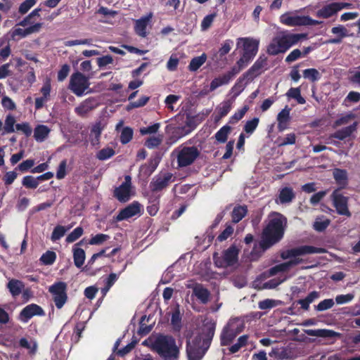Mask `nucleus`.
Instances as JSON below:
<instances>
[{"mask_svg":"<svg viewBox=\"0 0 360 360\" xmlns=\"http://www.w3.org/2000/svg\"><path fill=\"white\" fill-rule=\"evenodd\" d=\"M110 236L104 233H98L94 236H92L89 241L90 245H101L108 239Z\"/></svg>","mask_w":360,"mask_h":360,"instance_id":"obj_55","label":"nucleus"},{"mask_svg":"<svg viewBox=\"0 0 360 360\" xmlns=\"http://www.w3.org/2000/svg\"><path fill=\"white\" fill-rule=\"evenodd\" d=\"M281 304V301L273 300V299H265L258 302V307L264 310V312L269 311L270 309L277 307Z\"/></svg>","mask_w":360,"mask_h":360,"instance_id":"obj_37","label":"nucleus"},{"mask_svg":"<svg viewBox=\"0 0 360 360\" xmlns=\"http://www.w3.org/2000/svg\"><path fill=\"white\" fill-rule=\"evenodd\" d=\"M7 288H8L11 294L13 297H16L22 292V289L25 288V285L21 281L11 279L8 283Z\"/></svg>","mask_w":360,"mask_h":360,"instance_id":"obj_32","label":"nucleus"},{"mask_svg":"<svg viewBox=\"0 0 360 360\" xmlns=\"http://www.w3.org/2000/svg\"><path fill=\"white\" fill-rule=\"evenodd\" d=\"M240 40L243 41L242 56L252 61L258 52L259 40L250 37L240 38Z\"/></svg>","mask_w":360,"mask_h":360,"instance_id":"obj_15","label":"nucleus"},{"mask_svg":"<svg viewBox=\"0 0 360 360\" xmlns=\"http://www.w3.org/2000/svg\"><path fill=\"white\" fill-rule=\"evenodd\" d=\"M56 259V254L53 251L48 250L40 257V262L44 265H51Z\"/></svg>","mask_w":360,"mask_h":360,"instance_id":"obj_44","label":"nucleus"},{"mask_svg":"<svg viewBox=\"0 0 360 360\" xmlns=\"http://www.w3.org/2000/svg\"><path fill=\"white\" fill-rule=\"evenodd\" d=\"M35 164L34 160L33 159H27L26 160L22 161L15 168V170H18L22 173L30 172V170L33 168Z\"/></svg>","mask_w":360,"mask_h":360,"instance_id":"obj_47","label":"nucleus"},{"mask_svg":"<svg viewBox=\"0 0 360 360\" xmlns=\"http://www.w3.org/2000/svg\"><path fill=\"white\" fill-rule=\"evenodd\" d=\"M17 170L6 172L2 177V180L6 186L11 185L18 177Z\"/></svg>","mask_w":360,"mask_h":360,"instance_id":"obj_57","label":"nucleus"},{"mask_svg":"<svg viewBox=\"0 0 360 360\" xmlns=\"http://www.w3.org/2000/svg\"><path fill=\"white\" fill-rule=\"evenodd\" d=\"M42 25L41 22H36L34 25H30L25 29L15 28L11 32V37L13 39H15L17 36L24 38L32 33L39 32Z\"/></svg>","mask_w":360,"mask_h":360,"instance_id":"obj_20","label":"nucleus"},{"mask_svg":"<svg viewBox=\"0 0 360 360\" xmlns=\"http://www.w3.org/2000/svg\"><path fill=\"white\" fill-rule=\"evenodd\" d=\"M217 323L212 319L205 320L201 332L191 340H186V352L188 360H201L210 348L215 333Z\"/></svg>","mask_w":360,"mask_h":360,"instance_id":"obj_1","label":"nucleus"},{"mask_svg":"<svg viewBox=\"0 0 360 360\" xmlns=\"http://www.w3.org/2000/svg\"><path fill=\"white\" fill-rule=\"evenodd\" d=\"M352 4L350 3L332 2L318 10L316 13V15L318 18L327 19L337 14L340 11L344 8H350Z\"/></svg>","mask_w":360,"mask_h":360,"instance_id":"obj_12","label":"nucleus"},{"mask_svg":"<svg viewBox=\"0 0 360 360\" xmlns=\"http://www.w3.org/2000/svg\"><path fill=\"white\" fill-rule=\"evenodd\" d=\"M331 32L334 34H338V36L335 38L328 39L326 41L328 44H340L342 42V39L347 36V30L342 25H339L333 27L331 30Z\"/></svg>","mask_w":360,"mask_h":360,"instance_id":"obj_28","label":"nucleus"},{"mask_svg":"<svg viewBox=\"0 0 360 360\" xmlns=\"http://www.w3.org/2000/svg\"><path fill=\"white\" fill-rule=\"evenodd\" d=\"M101 131H102V128L101 127L100 123H96V124H94L92 127V128L91 129V135H94V136H95L94 138L91 139V144L92 145L94 146V145L98 143L100 136L101 134Z\"/></svg>","mask_w":360,"mask_h":360,"instance_id":"obj_54","label":"nucleus"},{"mask_svg":"<svg viewBox=\"0 0 360 360\" xmlns=\"http://www.w3.org/2000/svg\"><path fill=\"white\" fill-rule=\"evenodd\" d=\"M84 233V230L82 227L78 226L75 228L66 237L67 243H73L76 241L79 238H80Z\"/></svg>","mask_w":360,"mask_h":360,"instance_id":"obj_52","label":"nucleus"},{"mask_svg":"<svg viewBox=\"0 0 360 360\" xmlns=\"http://www.w3.org/2000/svg\"><path fill=\"white\" fill-rule=\"evenodd\" d=\"M146 320L148 321L149 320V317L147 318L146 315H143L140 320L139 322V333L140 335H147L153 329V326H146L145 323Z\"/></svg>","mask_w":360,"mask_h":360,"instance_id":"obj_51","label":"nucleus"},{"mask_svg":"<svg viewBox=\"0 0 360 360\" xmlns=\"http://www.w3.org/2000/svg\"><path fill=\"white\" fill-rule=\"evenodd\" d=\"M287 223V218L281 213L277 212L269 213L259 243L263 252L283 239Z\"/></svg>","mask_w":360,"mask_h":360,"instance_id":"obj_2","label":"nucleus"},{"mask_svg":"<svg viewBox=\"0 0 360 360\" xmlns=\"http://www.w3.org/2000/svg\"><path fill=\"white\" fill-rule=\"evenodd\" d=\"M231 109V105L229 102H224L221 107L218 110V115L215 117V121L217 122L222 117L226 116Z\"/></svg>","mask_w":360,"mask_h":360,"instance_id":"obj_56","label":"nucleus"},{"mask_svg":"<svg viewBox=\"0 0 360 360\" xmlns=\"http://www.w3.org/2000/svg\"><path fill=\"white\" fill-rule=\"evenodd\" d=\"M356 129L357 122H354L352 124L336 131L332 135V137L342 141L346 138L350 136L354 131H356Z\"/></svg>","mask_w":360,"mask_h":360,"instance_id":"obj_24","label":"nucleus"},{"mask_svg":"<svg viewBox=\"0 0 360 360\" xmlns=\"http://www.w3.org/2000/svg\"><path fill=\"white\" fill-rule=\"evenodd\" d=\"M175 178L170 172H165L155 175L149 184V188L153 193H157L166 189Z\"/></svg>","mask_w":360,"mask_h":360,"instance_id":"obj_9","label":"nucleus"},{"mask_svg":"<svg viewBox=\"0 0 360 360\" xmlns=\"http://www.w3.org/2000/svg\"><path fill=\"white\" fill-rule=\"evenodd\" d=\"M82 240L75 244L72 248L74 264L77 268H80L85 261V252L77 246L82 243Z\"/></svg>","mask_w":360,"mask_h":360,"instance_id":"obj_25","label":"nucleus"},{"mask_svg":"<svg viewBox=\"0 0 360 360\" xmlns=\"http://www.w3.org/2000/svg\"><path fill=\"white\" fill-rule=\"evenodd\" d=\"M307 33L281 32L272 39L270 44L267 46L266 52L271 56L284 53L290 47L298 44L300 40L307 39Z\"/></svg>","mask_w":360,"mask_h":360,"instance_id":"obj_3","label":"nucleus"},{"mask_svg":"<svg viewBox=\"0 0 360 360\" xmlns=\"http://www.w3.org/2000/svg\"><path fill=\"white\" fill-rule=\"evenodd\" d=\"M66 229L64 226L58 225L54 229L51 233V240L56 241L60 239L65 233Z\"/></svg>","mask_w":360,"mask_h":360,"instance_id":"obj_61","label":"nucleus"},{"mask_svg":"<svg viewBox=\"0 0 360 360\" xmlns=\"http://www.w3.org/2000/svg\"><path fill=\"white\" fill-rule=\"evenodd\" d=\"M245 79H247V78H243V75L242 77H240L237 80V82L233 86L232 90L233 91L235 97H237L238 96H239L240 94V93L244 90L245 84H243V82Z\"/></svg>","mask_w":360,"mask_h":360,"instance_id":"obj_63","label":"nucleus"},{"mask_svg":"<svg viewBox=\"0 0 360 360\" xmlns=\"http://www.w3.org/2000/svg\"><path fill=\"white\" fill-rule=\"evenodd\" d=\"M115 154V152L113 148L107 147L100 150L96 154V158L99 160H105L112 157Z\"/></svg>","mask_w":360,"mask_h":360,"instance_id":"obj_49","label":"nucleus"},{"mask_svg":"<svg viewBox=\"0 0 360 360\" xmlns=\"http://www.w3.org/2000/svg\"><path fill=\"white\" fill-rule=\"evenodd\" d=\"M66 290L67 285L62 281L56 282L49 288V292L52 294L53 300L58 309H61L67 302Z\"/></svg>","mask_w":360,"mask_h":360,"instance_id":"obj_10","label":"nucleus"},{"mask_svg":"<svg viewBox=\"0 0 360 360\" xmlns=\"http://www.w3.org/2000/svg\"><path fill=\"white\" fill-rule=\"evenodd\" d=\"M131 177L130 176H126L124 181L114 191L115 197L122 202H127L130 198V190H131Z\"/></svg>","mask_w":360,"mask_h":360,"instance_id":"obj_17","label":"nucleus"},{"mask_svg":"<svg viewBox=\"0 0 360 360\" xmlns=\"http://www.w3.org/2000/svg\"><path fill=\"white\" fill-rule=\"evenodd\" d=\"M200 150L195 146H184L177 154V164L179 167H185L192 165L199 157Z\"/></svg>","mask_w":360,"mask_h":360,"instance_id":"obj_7","label":"nucleus"},{"mask_svg":"<svg viewBox=\"0 0 360 360\" xmlns=\"http://www.w3.org/2000/svg\"><path fill=\"white\" fill-rule=\"evenodd\" d=\"M248 335H243L238 338L237 340L236 343L231 345L229 348V353L230 354H235L238 352L242 347H245L248 345Z\"/></svg>","mask_w":360,"mask_h":360,"instance_id":"obj_36","label":"nucleus"},{"mask_svg":"<svg viewBox=\"0 0 360 360\" xmlns=\"http://www.w3.org/2000/svg\"><path fill=\"white\" fill-rule=\"evenodd\" d=\"M233 228L231 225H227L225 229L217 236V241L222 242L229 238L233 233Z\"/></svg>","mask_w":360,"mask_h":360,"instance_id":"obj_64","label":"nucleus"},{"mask_svg":"<svg viewBox=\"0 0 360 360\" xmlns=\"http://www.w3.org/2000/svg\"><path fill=\"white\" fill-rule=\"evenodd\" d=\"M134 131L129 127H124L120 134V141L122 144H127L131 141L133 138Z\"/></svg>","mask_w":360,"mask_h":360,"instance_id":"obj_43","label":"nucleus"},{"mask_svg":"<svg viewBox=\"0 0 360 360\" xmlns=\"http://www.w3.org/2000/svg\"><path fill=\"white\" fill-rule=\"evenodd\" d=\"M236 337V333H233L224 326L220 334V344L221 346L230 345Z\"/></svg>","mask_w":360,"mask_h":360,"instance_id":"obj_30","label":"nucleus"},{"mask_svg":"<svg viewBox=\"0 0 360 360\" xmlns=\"http://www.w3.org/2000/svg\"><path fill=\"white\" fill-rule=\"evenodd\" d=\"M51 89V87L49 82H46L44 84L40 89V93L42 96L35 99L34 107L36 110L41 109L44 106V104L49 100Z\"/></svg>","mask_w":360,"mask_h":360,"instance_id":"obj_21","label":"nucleus"},{"mask_svg":"<svg viewBox=\"0 0 360 360\" xmlns=\"http://www.w3.org/2000/svg\"><path fill=\"white\" fill-rule=\"evenodd\" d=\"M195 126L193 125V120L188 118L186 122V126L183 127H178L175 132L179 135V136H184L188 134L193 129Z\"/></svg>","mask_w":360,"mask_h":360,"instance_id":"obj_48","label":"nucleus"},{"mask_svg":"<svg viewBox=\"0 0 360 360\" xmlns=\"http://www.w3.org/2000/svg\"><path fill=\"white\" fill-rule=\"evenodd\" d=\"M231 127L229 125L223 126L214 135L216 140L219 143H225L231 132Z\"/></svg>","mask_w":360,"mask_h":360,"instance_id":"obj_38","label":"nucleus"},{"mask_svg":"<svg viewBox=\"0 0 360 360\" xmlns=\"http://www.w3.org/2000/svg\"><path fill=\"white\" fill-rule=\"evenodd\" d=\"M259 119L258 117H254L250 120H248L244 127L243 130L248 134H252L258 127Z\"/></svg>","mask_w":360,"mask_h":360,"instance_id":"obj_45","label":"nucleus"},{"mask_svg":"<svg viewBox=\"0 0 360 360\" xmlns=\"http://www.w3.org/2000/svg\"><path fill=\"white\" fill-rule=\"evenodd\" d=\"M50 129L46 125H38L35 127L34 131V137L37 141H42L49 135Z\"/></svg>","mask_w":360,"mask_h":360,"instance_id":"obj_35","label":"nucleus"},{"mask_svg":"<svg viewBox=\"0 0 360 360\" xmlns=\"http://www.w3.org/2000/svg\"><path fill=\"white\" fill-rule=\"evenodd\" d=\"M149 100V96H143L137 101L130 102L127 106V110L143 107L147 104Z\"/></svg>","mask_w":360,"mask_h":360,"instance_id":"obj_59","label":"nucleus"},{"mask_svg":"<svg viewBox=\"0 0 360 360\" xmlns=\"http://www.w3.org/2000/svg\"><path fill=\"white\" fill-rule=\"evenodd\" d=\"M304 333L309 336H316L320 338H333L340 337V334L329 329H307Z\"/></svg>","mask_w":360,"mask_h":360,"instance_id":"obj_23","label":"nucleus"},{"mask_svg":"<svg viewBox=\"0 0 360 360\" xmlns=\"http://www.w3.org/2000/svg\"><path fill=\"white\" fill-rule=\"evenodd\" d=\"M267 69L268 58L264 54H262L252 67L243 74V78H247L248 81H252Z\"/></svg>","mask_w":360,"mask_h":360,"instance_id":"obj_13","label":"nucleus"},{"mask_svg":"<svg viewBox=\"0 0 360 360\" xmlns=\"http://www.w3.org/2000/svg\"><path fill=\"white\" fill-rule=\"evenodd\" d=\"M22 185L27 189H35L38 187L39 183L37 177L32 175H27L22 179Z\"/></svg>","mask_w":360,"mask_h":360,"instance_id":"obj_41","label":"nucleus"},{"mask_svg":"<svg viewBox=\"0 0 360 360\" xmlns=\"http://www.w3.org/2000/svg\"><path fill=\"white\" fill-rule=\"evenodd\" d=\"M305 15H291L288 13L283 14L280 20L281 22L288 26H302L304 25Z\"/></svg>","mask_w":360,"mask_h":360,"instance_id":"obj_22","label":"nucleus"},{"mask_svg":"<svg viewBox=\"0 0 360 360\" xmlns=\"http://www.w3.org/2000/svg\"><path fill=\"white\" fill-rule=\"evenodd\" d=\"M193 294L202 304H206L209 301L210 292L207 288H204L202 285H196L193 288Z\"/></svg>","mask_w":360,"mask_h":360,"instance_id":"obj_29","label":"nucleus"},{"mask_svg":"<svg viewBox=\"0 0 360 360\" xmlns=\"http://www.w3.org/2000/svg\"><path fill=\"white\" fill-rule=\"evenodd\" d=\"M303 77L305 79H308L311 82H315L321 79V75L315 68H308L303 70Z\"/></svg>","mask_w":360,"mask_h":360,"instance_id":"obj_39","label":"nucleus"},{"mask_svg":"<svg viewBox=\"0 0 360 360\" xmlns=\"http://www.w3.org/2000/svg\"><path fill=\"white\" fill-rule=\"evenodd\" d=\"M151 15L142 17L137 20L135 23V32L141 37H146L147 35L146 28L150 21Z\"/></svg>","mask_w":360,"mask_h":360,"instance_id":"obj_26","label":"nucleus"},{"mask_svg":"<svg viewBox=\"0 0 360 360\" xmlns=\"http://www.w3.org/2000/svg\"><path fill=\"white\" fill-rule=\"evenodd\" d=\"M330 197L333 207L335 208L338 214L346 216L347 217H350L352 216V213L348 207L349 198L343 195L340 193V188L335 189Z\"/></svg>","mask_w":360,"mask_h":360,"instance_id":"obj_8","label":"nucleus"},{"mask_svg":"<svg viewBox=\"0 0 360 360\" xmlns=\"http://www.w3.org/2000/svg\"><path fill=\"white\" fill-rule=\"evenodd\" d=\"M45 315L41 307L37 304H30L25 307L20 312L18 319L22 323H27L33 316Z\"/></svg>","mask_w":360,"mask_h":360,"instance_id":"obj_16","label":"nucleus"},{"mask_svg":"<svg viewBox=\"0 0 360 360\" xmlns=\"http://www.w3.org/2000/svg\"><path fill=\"white\" fill-rule=\"evenodd\" d=\"M225 326L236 335L242 333L245 328L244 323L237 318L229 320Z\"/></svg>","mask_w":360,"mask_h":360,"instance_id":"obj_33","label":"nucleus"},{"mask_svg":"<svg viewBox=\"0 0 360 360\" xmlns=\"http://www.w3.org/2000/svg\"><path fill=\"white\" fill-rule=\"evenodd\" d=\"M295 193L292 188L285 186L279 190L275 202L276 204L281 205L290 204L295 198Z\"/></svg>","mask_w":360,"mask_h":360,"instance_id":"obj_19","label":"nucleus"},{"mask_svg":"<svg viewBox=\"0 0 360 360\" xmlns=\"http://www.w3.org/2000/svg\"><path fill=\"white\" fill-rule=\"evenodd\" d=\"M162 141V136L159 135L157 136H153L147 139L145 142V146L148 148H155L158 147Z\"/></svg>","mask_w":360,"mask_h":360,"instance_id":"obj_50","label":"nucleus"},{"mask_svg":"<svg viewBox=\"0 0 360 360\" xmlns=\"http://www.w3.org/2000/svg\"><path fill=\"white\" fill-rule=\"evenodd\" d=\"M330 219H326L324 220H321V219L317 218L314 223V229L319 232L325 231L327 227L330 224Z\"/></svg>","mask_w":360,"mask_h":360,"instance_id":"obj_58","label":"nucleus"},{"mask_svg":"<svg viewBox=\"0 0 360 360\" xmlns=\"http://www.w3.org/2000/svg\"><path fill=\"white\" fill-rule=\"evenodd\" d=\"M143 211L142 205L138 201H134L124 208L122 209L118 214L114 217L115 221L127 220L136 215H140Z\"/></svg>","mask_w":360,"mask_h":360,"instance_id":"obj_14","label":"nucleus"},{"mask_svg":"<svg viewBox=\"0 0 360 360\" xmlns=\"http://www.w3.org/2000/svg\"><path fill=\"white\" fill-rule=\"evenodd\" d=\"M90 82L89 77L80 72H76L70 76L68 89L75 95L81 97L85 94V91L89 89Z\"/></svg>","mask_w":360,"mask_h":360,"instance_id":"obj_6","label":"nucleus"},{"mask_svg":"<svg viewBox=\"0 0 360 360\" xmlns=\"http://www.w3.org/2000/svg\"><path fill=\"white\" fill-rule=\"evenodd\" d=\"M326 252V250L322 248H317L311 245H302L287 250L285 252L282 253L281 257L283 259H285L310 254L324 253Z\"/></svg>","mask_w":360,"mask_h":360,"instance_id":"obj_11","label":"nucleus"},{"mask_svg":"<svg viewBox=\"0 0 360 360\" xmlns=\"http://www.w3.org/2000/svg\"><path fill=\"white\" fill-rule=\"evenodd\" d=\"M206 60L207 55L205 53L194 57L188 65V70L191 72L197 71L205 63Z\"/></svg>","mask_w":360,"mask_h":360,"instance_id":"obj_34","label":"nucleus"},{"mask_svg":"<svg viewBox=\"0 0 360 360\" xmlns=\"http://www.w3.org/2000/svg\"><path fill=\"white\" fill-rule=\"evenodd\" d=\"M333 305L334 301L333 299H325L315 306V309L316 311H323L332 308Z\"/></svg>","mask_w":360,"mask_h":360,"instance_id":"obj_60","label":"nucleus"},{"mask_svg":"<svg viewBox=\"0 0 360 360\" xmlns=\"http://www.w3.org/2000/svg\"><path fill=\"white\" fill-rule=\"evenodd\" d=\"M98 103L94 97H89L83 101L75 108V112L79 117H85L89 112L96 108Z\"/></svg>","mask_w":360,"mask_h":360,"instance_id":"obj_18","label":"nucleus"},{"mask_svg":"<svg viewBox=\"0 0 360 360\" xmlns=\"http://www.w3.org/2000/svg\"><path fill=\"white\" fill-rule=\"evenodd\" d=\"M15 123V119L13 115H9L6 116L4 126V131L1 133V134L4 135L6 134H11L14 132Z\"/></svg>","mask_w":360,"mask_h":360,"instance_id":"obj_42","label":"nucleus"},{"mask_svg":"<svg viewBox=\"0 0 360 360\" xmlns=\"http://www.w3.org/2000/svg\"><path fill=\"white\" fill-rule=\"evenodd\" d=\"M233 43V41L231 39H226L223 42L218 51L220 58L226 56L231 51Z\"/></svg>","mask_w":360,"mask_h":360,"instance_id":"obj_62","label":"nucleus"},{"mask_svg":"<svg viewBox=\"0 0 360 360\" xmlns=\"http://www.w3.org/2000/svg\"><path fill=\"white\" fill-rule=\"evenodd\" d=\"M153 347L165 360H176L179 358V349L175 339L171 335H159L155 339Z\"/></svg>","mask_w":360,"mask_h":360,"instance_id":"obj_4","label":"nucleus"},{"mask_svg":"<svg viewBox=\"0 0 360 360\" xmlns=\"http://www.w3.org/2000/svg\"><path fill=\"white\" fill-rule=\"evenodd\" d=\"M248 213L246 205H237L234 207L231 212V219L233 223H238L245 217Z\"/></svg>","mask_w":360,"mask_h":360,"instance_id":"obj_31","label":"nucleus"},{"mask_svg":"<svg viewBox=\"0 0 360 360\" xmlns=\"http://www.w3.org/2000/svg\"><path fill=\"white\" fill-rule=\"evenodd\" d=\"M296 142V135L294 133L288 134L285 137H278L276 143L279 147L292 145Z\"/></svg>","mask_w":360,"mask_h":360,"instance_id":"obj_40","label":"nucleus"},{"mask_svg":"<svg viewBox=\"0 0 360 360\" xmlns=\"http://www.w3.org/2000/svg\"><path fill=\"white\" fill-rule=\"evenodd\" d=\"M240 249L235 245H231L229 248L222 252L221 255L214 252L213 260L214 265L218 268H227L233 266L238 262Z\"/></svg>","mask_w":360,"mask_h":360,"instance_id":"obj_5","label":"nucleus"},{"mask_svg":"<svg viewBox=\"0 0 360 360\" xmlns=\"http://www.w3.org/2000/svg\"><path fill=\"white\" fill-rule=\"evenodd\" d=\"M38 0H25L18 8V13L21 15L27 13L34 6Z\"/></svg>","mask_w":360,"mask_h":360,"instance_id":"obj_53","label":"nucleus"},{"mask_svg":"<svg viewBox=\"0 0 360 360\" xmlns=\"http://www.w3.org/2000/svg\"><path fill=\"white\" fill-rule=\"evenodd\" d=\"M249 110V106L245 105L241 109L238 110L230 118L229 123L235 124L240 120Z\"/></svg>","mask_w":360,"mask_h":360,"instance_id":"obj_46","label":"nucleus"},{"mask_svg":"<svg viewBox=\"0 0 360 360\" xmlns=\"http://www.w3.org/2000/svg\"><path fill=\"white\" fill-rule=\"evenodd\" d=\"M333 174L336 183L340 186V189L344 188L348 184V175L346 169L335 168Z\"/></svg>","mask_w":360,"mask_h":360,"instance_id":"obj_27","label":"nucleus"}]
</instances>
